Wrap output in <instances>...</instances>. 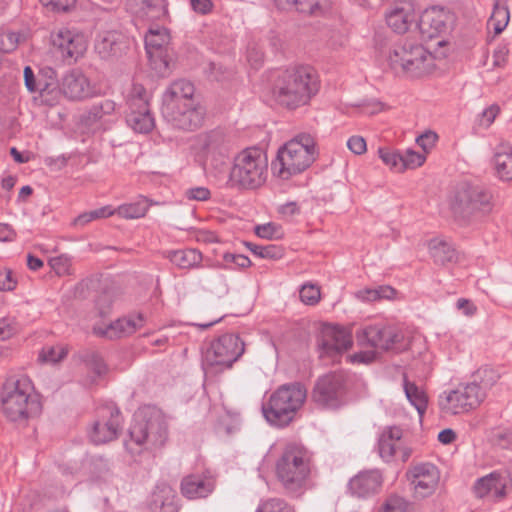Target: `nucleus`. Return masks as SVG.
<instances>
[{"instance_id": "obj_1", "label": "nucleus", "mask_w": 512, "mask_h": 512, "mask_svg": "<svg viewBox=\"0 0 512 512\" xmlns=\"http://www.w3.org/2000/svg\"><path fill=\"white\" fill-rule=\"evenodd\" d=\"M319 89L320 80L316 70L309 65H296L275 73L271 96L281 107L296 110L308 105Z\"/></svg>"}, {"instance_id": "obj_2", "label": "nucleus", "mask_w": 512, "mask_h": 512, "mask_svg": "<svg viewBox=\"0 0 512 512\" xmlns=\"http://www.w3.org/2000/svg\"><path fill=\"white\" fill-rule=\"evenodd\" d=\"M311 471L312 454L297 444H288L275 465L277 480L291 498H298L309 489Z\"/></svg>"}, {"instance_id": "obj_3", "label": "nucleus", "mask_w": 512, "mask_h": 512, "mask_svg": "<svg viewBox=\"0 0 512 512\" xmlns=\"http://www.w3.org/2000/svg\"><path fill=\"white\" fill-rule=\"evenodd\" d=\"M2 409L11 421H24L40 414L42 404L30 378L26 375L7 377L1 391Z\"/></svg>"}, {"instance_id": "obj_4", "label": "nucleus", "mask_w": 512, "mask_h": 512, "mask_svg": "<svg viewBox=\"0 0 512 512\" xmlns=\"http://www.w3.org/2000/svg\"><path fill=\"white\" fill-rule=\"evenodd\" d=\"M268 157L258 147H248L237 153L229 169L226 188L254 191L268 179Z\"/></svg>"}, {"instance_id": "obj_5", "label": "nucleus", "mask_w": 512, "mask_h": 512, "mask_svg": "<svg viewBox=\"0 0 512 512\" xmlns=\"http://www.w3.org/2000/svg\"><path fill=\"white\" fill-rule=\"evenodd\" d=\"M317 156L315 139L310 134H298L278 149L276 159L272 161L273 173L288 180L307 170Z\"/></svg>"}, {"instance_id": "obj_6", "label": "nucleus", "mask_w": 512, "mask_h": 512, "mask_svg": "<svg viewBox=\"0 0 512 512\" xmlns=\"http://www.w3.org/2000/svg\"><path fill=\"white\" fill-rule=\"evenodd\" d=\"M130 441L125 443L132 451V444L140 450L155 451L168 439V425L163 413L154 407H144L135 412L129 428Z\"/></svg>"}, {"instance_id": "obj_7", "label": "nucleus", "mask_w": 512, "mask_h": 512, "mask_svg": "<svg viewBox=\"0 0 512 512\" xmlns=\"http://www.w3.org/2000/svg\"><path fill=\"white\" fill-rule=\"evenodd\" d=\"M387 60L394 74L410 78L423 77L434 67L433 55L423 45L409 39L394 44Z\"/></svg>"}, {"instance_id": "obj_8", "label": "nucleus", "mask_w": 512, "mask_h": 512, "mask_svg": "<svg viewBox=\"0 0 512 512\" xmlns=\"http://www.w3.org/2000/svg\"><path fill=\"white\" fill-rule=\"evenodd\" d=\"M306 396V390L301 384H284L262 405L263 416L270 425L285 427L293 421Z\"/></svg>"}, {"instance_id": "obj_9", "label": "nucleus", "mask_w": 512, "mask_h": 512, "mask_svg": "<svg viewBox=\"0 0 512 512\" xmlns=\"http://www.w3.org/2000/svg\"><path fill=\"white\" fill-rule=\"evenodd\" d=\"M491 200V193L483 186L463 182L455 191L451 209L458 222L468 224L491 211Z\"/></svg>"}, {"instance_id": "obj_10", "label": "nucleus", "mask_w": 512, "mask_h": 512, "mask_svg": "<svg viewBox=\"0 0 512 512\" xmlns=\"http://www.w3.org/2000/svg\"><path fill=\"white\" fill-rule=\"evenodd\" d=\"M489 384L473 382L459 386L455 390L444 392L439 397V406L442 411L451 414L468 412L480 405L486 397Z\"/></svg>"}, {"instance_id": "obj_11", "label": "nucleus", "mask_w": 512, "mask_h": 512, "mask_svg": "<svg viewBox=\"0 0 512 512\" xmlns=\"http://www.w3.org/2000/svg\"><path fill=\"white\" fill-rule=\"evenodd\" d=\"M244 353V343L233 333H226L213 340L204 353V364L218 367L220 370L230 368Z\"/></svg>"}, {"instance_id": "obj_12", "label": "nucleus", "mask_w": 512, "mask_h": 512, "mask_svg": "<svg viewBox=\"0 0 512 512\" xmlns=\"http://www.w3.org/2000/svg\"><path fill=\"white\" fill-rule=\"evenodd\" d=\"M356 339L359 345L380 351L393 349L402 342L404 335L396 325L386 322L368 324L358 329Z\"/></svg>"}, {"instance_id": "obj_13", "label": "nucleus", "mask_w": 512, "mask_h": 512, "mask_svg": "<svg viewBox=\"0 0 512 512\" xmlns=\"http://www.w3.org/2000/svg\"><path fill=\"white\" fill-rule=\"evenodd\" d=\"M347 389V375L332 372L318 379L313 390V400L327 408H337L342 403Z\"/></svg>"}, {"instance_id": "obj_14", "label": "nucleus", "mask_w": 512, "mask_h": 512, "mask_svg": "<svg viewBox=\"0 0 512 512\" xmlns=\"http://www.w3.org/2000/svg\"><path fill=\"white\" fill-rule=\"evenodd\" d=\"M122 426V416L118 407L108 404L98 410V419L89 433L95 444H104L116 439Z\"/></svg>"}, {"instance_id": "obj_15", "label": "nucleus", "mask_w": 512, "mask_h": 512, "mask_svg": "<svg viewBox=\"0 0 512 512\" xmlns=\"http://www.w3.org/2000/svg\"><path fill=\"white\" fill-rule=\"evenodd\" d=\"M164 119L174 128L193 131L204 121L205 109L198 102H187L183 105L161 108Z\"/></svg>"}, {"instance_id": "obj_16", "label": "nucleus", "mask_w": 512, "mask_h": 512, "mask_svg": "<svg viewBox=\"0 0 512 512\" xmlns=\"http://www.w3.org/2000/svg\"><path fill=\"white\" fill-rule=\"evenodd\" d=\"M352 335L349 330L338 325H324L318 346L320 356L337 357L352 346Z\"/></svg>"}, {"instance_id": "obj_17", "label": "nucleus", "mask_w": 512, "mask_h": 512, "mask_svg": "<svg viewBox=\"0 0 512 512\" xmlns=\"http://www.w3.org/2000/svg\"><path fill=\"white\" fill-rule=\"evenodd\" d=\"M131 42V38L121 31H103L95 38L94 50L101 59L114 60L127 53Z\"/></svg>"}, {"instance_id": "obj_18", "label": "nucleus", "mask_w": 512, "mask_h": 512, "mask_svg": "<svg viewBox=\"0 0 512 512\" xmlns=\"http://www.w3.org/2000/svg\"><path fill=\"white\" fill-rule=\"evenodd\" d=\"M194 149L205 159L216 156L228 157L231 142L224 130L217 128L198 134L195 137Z\"/></svg>"}, {"instance_id": "obj_19", "label": "nucleus", "mask_w": 512, "mask_h": 512, "mask_svg": "<svg viewBox=\"0 0 512 512\" xmlns=\"http://www.w3.org/2000/svg\"><path fill=\"white\" fill-rule=\"evenodd\" d=\"M417 497L431 495L439 482V471L431 463H419L412 466L406 473Z\"/></svg>"}, {"instance_id": "obj_20", "label": "nucleus", "mask_w": 512, "mask_h": 512, "mask_svg": "<svg viewBox=\"0 0 512 512\" xmlns=\"http://www.w3.org/2000/svg\"><path fill=\"white\" fill-rule=\"evenodd\" d=\"M53 46L65 60L76 62L87 49V41L83 34L61 28L52 35Z\"/></svg>"}, {"instance_id": "obj_21", "label": "nucleus", "mask_w": 512, "mask_h": 512, "mask_svg": "<svg viewBox=\"0 0 512 512\" xmlns=\"http://www.w3.org/2000/svg\"><path fill=\"white\" fill-rule=\"evenodd\" d=\"M403 431L398 426L386 427L378 438V453L385 462H391L399 453L403 462L411 456V450L403 446Z\"/></svg>"}, {"instance_id": "obj_22", "label": "nucleus", "mask_w": 512, "mask_h": 512, "mask_svg": "<svg viewBox=\"0 0 512 512\" xmlns=\"http://www.w3.org/2000/svg\"><path fill=\"white\" fill-rule=\"evenodd\" d=\"M215 478L209 473H195L185 476L181 481V493L190 500L206 498L214 491Z\"/></svg>"}, {"instance_id": "obj_23", "label": "nucleus", "mask_w": 512, "mask_h": 512, "mask_svg": "<svg viewBox=\"0 0 512 512\" xmlns=\"http://www.w3.org/2000/svg\"><path fill=\"white\" fill-rule=\"evenodd\" d=\"M383 477L378 469L361 471L350 479L349 491L358 498H367L379 492Z\"/></svg>"}, {"instance_id": "obj_24", "label": "nucleus", "mask_w": 512, "mask_h": 512, "mask_svg": "<svg viewBox=\"0 0 512 512\" xmlns=\"http://www.w3.org/2000/svg\"><path fill=\"white\" fill-rule=\"evenodd\" d=\"M474 492L479 498H483L489 494L497 498L504 497L509 493L505 470L494 471L479 478L474 484Z\"/></svg>"}, {"instance_id": "obj_25", "label": "nucleus", "mask_w": 512, "mask_h": 512, "mask_svg": "<svg viewBox=\"0 0 512 512\" xmlns=\"http://www.w3.org/2000/svg\"><path fill=\"white\" fill-rule=\"evenodd\" d=\"M61 86L63 95L70 100H82L91 95L90 82L80 71L67 73Z\"/></svg>"}, {"instance_id": "obj_26", "label": "nucleus", "mask_w": 512, "mask_h": 512, "mask_svg": "<svg viewBox=\"0 0 512 512\" xmlns=\"http://www.w3.org/2000/svg\"><path fill=\"white\" fill-rule=\"evenodd\" d=\"M194 92L195 88L191 82L184 79L176 80L164 92L162 108L196 102L193 98Z\"/></svg>"}, {"instance_id": "obj_27", "label": "nucleus", "mask_w": 512, "mask_h": 512, "mask_svg": "<svg viewBox=\"0 0 512 512\" xmlns=\"http://www.w3.org/2000/svg\"><path fill=\"white\" fill-rule=\"evenodd\" d=\"M417 16L411 2H402L386 14V22L397 33L406 32Z\"/></svg>"}, {"instance_id": "obj_28", "label": "nucleus", "mask_w": 512, "mask_h": 512, "mask_svg": "<svg viewBox=\"0 0 512 512\" xmlns=\"http://www.w3.org/2000/svg\"><path fill=\"white\" fill-rule=\"evenodd\" d=\"M151 512H178L175 490L167 483H158L152 493Z\"/></svg>"}, {"instance_id": "obj_29", "label": "nucleus", "mask_w": 512, "mask_h": 512, "mask_svg": "<svg viewBox=\"0 0 512 512\" xmlns=\"http://www.w3.org/2000/svg\"><path fill=\"white\" fill-rule=\"evenodd\" d=\"M417 26L423 37L432 39L438 36L446 26V17L442 9H426L419 18Z\"/></svg>"}, {"instance_id": "obj_30", "label": "nucleus", "mask_w": 512, "mask_h": 512, "mask_svg": "<svg viewBox=\"0 0 512 512\" xmlns=\"http://www.w3.org/2000/svg\"><path fill=\"white\" fill-rule=\"evenodd\" d=\"M127 125L136 133L147 134L155 127V119L150 112L149 105L142 102V106L128 109L126 114Z\"/></svg>"}, {"instance_id": "obj_31", "label": "nucleus", "mask_w": 512, "mask_h": 512, "mask_svg": "<svg viewBox=\"0 0 512 512\" xmlns=\"http://www.w3.org/2000/svg\"><path fill=\"white\" fill-rule=\"evenodd\" d=\"M116 113V103L111 99H102L94 102L82 115L81 121L91 126L100 122H107Z\"/></svg>"}, {"instance_id": "obj_32", "label": "nucleus", "mask_w": 512, "mask_h": 512, "mask_svg": "<svg viewBox=\"0 0 512 512\" xmlns=\"http://www.w3.org/2000/svg\"><path fill=\"white\" fill-rule=\"evenodd\" d=\"M145 318L142 313L118 319L111 323L107 329L110 338L129 336L144 325Z\"/></svg>"}, {"instance_id": "obj_33", "label": "nucleus", "mask_w": 512, "mask_h": 512, "mask_svg": "<svg viewBox=\"0 0 512 512\" xmlns=\"http://www.w3.org/2000/svg\"><path fill=\"white\" fill-rule=\"evenodd\" d=\"M280 9L295 8L300 13L319 15L330 6V0H274Z\"/></svg>"}, {"instance_id": "obj_34", "label": "nucleus", "mask_w": 512, "mask_h": 512, "mask_svg": "<svg viewBox=\"0 0 512 512\" xmlns=\"http://www.w3.org/2000/svg\"><path fill=\"white\" fill-rule=\"evenodd\" d=\"M493 162L500 179L512 180V145L508 143L499 144L495 149Z\"/></svg>"}, {"instance_id": "obj_35", "label": "nucleus", "mask_w": 512, "mask_h": 512, "mask_svg": "<svg viewBox=\"0 0 512 512\" xmlns=\"http://www.w3.org/2000/svg\"><path fill=\"white\" fill-rule=\"evenodd\" d=\"M166 257L180 269L199 267L203 259L202 253L192 248L167 251Z\"/></svg>"}, {"instance_id": "obj_36", "label": "nucleus", "mask_w": 512, "mask_h": 512, "mask_svg": "<svg viewBox=\"0 0 512 512\" xmlns=\"http://www.w3.org/2000/svg\"><path fill=\"white\" fill-rule=\"evenodd\" d=\"M403 389L409 403L415 407L420 417H422L428 406V397L423 389L414 382L408 380L407 376H403Z\"/></svg>"}, {"instance_id": "obj_37", "label": "nucleus", "mask_w": 512, "mask_h": 512, "mask_svg": "<svg viewBox=\"0 0 512 512\" xmlns=\"http://www.w3.org/2000/svg\"><path fill=\"white\" fill-rule=\"evenodd\" d=\"M429 251L436 264L444 265L456 259V250L445 240L432 239L429 242Z\"/></svg>"}, {"instance_id": "obj_38", "label": "nucleus", "mask_w": 512, "mask_h": 512, "mask_svg": "<svg viewBox=\"0 0 512 512\" xmlns=\"http://www.w3.org/2000/svg\"><path fill=\"white\" fill-rule=\"evenodd\" d=\"M153 202L149 201L144 196H139L137 201L132 203H125L117 207V215L124 219H138L144 217L150 205Z\"/></svg>"}, {"instance_id": "obj_39", "label": "nucleus", "mask_w": 512, "mask_h": 512, "mask_svg": "<svg viewBox=\"0 0 512 512\" xmlns=\"http://www.w3.org/2000/svg\"><path fill=\"white\" fill-rule=\"evenodd\" d=\"M49 79L40 81L39 89H37V92H39L41 98L48 104V105H54L57 103L60 99V96L62 93V87L59 88L57 80H56V73L54 70L49 69Z\"/></svg>"}, {"instance_id": "obj_40", "label": "nucleus", "mask_w": 512, "mask_h": 512, "mask_svg": "<svg viewBox=\"0 0 512 512\" xmlns=\"http://www.w3.org/2000/svg\"><path fill=\"white\" fill-rule=\"evenodd\" d=\"M169 42V34L164 28L150 29L145 36V49L147 55H155V52L164 51Z\"/></svg>"}, {"instance_id": "obj_41", "label": "nucleus", "mask_w": 512, "mask_h": 512, "mask_svg": "<svg viewBox=\"0 0 512 512\" xmlns=\"http://www.w3.org/2000/svg\"><path fill=\"white\" fill-rule=\"evenodd\" d=\"M510 12L506 4L496 0L489 24L493 27L495 34H500L508 25Z\"/></svg>"}, {"instance_id": "obj_42", "label": "nucleus", "mask_w": 512, "mask_h": 512, "mask_svg": "<svg viewBox=\"0 0 512 512\" xmlns=\"http://www.w3.org/2000/svg\"><path fill=\"white\" fill-rule=\"evenodd\" d=\"M227 158L228 157L216 156L205 159L209 164V175L224 187H226V180L228 178Z\"/></svg>"}, {"instance_id": "obj_43", "label": "nucleus", "mask_w": 512, "mask_h": 512, "mask_svg": "<svg viewBox=\"0 0 512 512\" xmlns=\"http://www.w3.org/2000/svg\"><path fill=\"white\" fill-rule=\"evenodd\" d=\"M255 512H296L294 506L285 499L269 497L260 500Z\"/></svg>"}, {"instance_id": "obj_44", "label": "nucleus", "mask_w": 512, "mask_h": 512, "mask_svg": "<svg viewBox=\"0 0 512 512\" xmlns=\"http://www.w3.org/2000/svg\"><path fill=\"white\" fill-rule=\"evenodd\" d=\"M149 105V94L142 84L134 83L127 97L128 109H135L138 106Z\"/></svg>"}, {"instance_id": "obj_45", "label": "nucleus", "mask_w": 512, "mask_h": 512, "mask_svg": "<svg viewBox=\"0 0 512 512\" xmlns=\"http://www.w3.org/2000/svg\"><path fill=\"white\" fill-rule=\"evenodd\" d=\"M246 246L254 255L260 258L280 259L283 255V250L276 245H256L247 242Z\"/></svg>"}, {"instance_id": "obj_46", "label": "nucleus", "mask_w": 512, "mask_h": 512, "mask_svg": "<svg viewBox=\"0 0 512 512\" xmlns=\"http://www.w3.org/2000/svg\"><path fill=\"white\" fill-rule=\"evenodd\" d=\"M142 9L151 19H161L168 13L166 0H142Z\"/></svg>"}, {"instance_id": "obj_47", "label": "nucleus", "mask_w": 512, "mask_h": 512, "mask_svg": "<svg viewBox=\"0 0 512 512\" xmlns=\"http://www.w3.org/2000/svg\"><path fill=\"white\" fill-rule=\"evenodd\" d=\"M67 349L64 346H47L39 354V360L44 363L55 364L67 356Z\"/></svg>"}, {"instance_id": "obj_48", "label": "nucleus", "mask_w": 512, "mask_h": 512, "mask_svg": "<svg viewBox=\"0 0 512 512\" xmlns=\"http://www.w3.org/2000/svg\"><path fill=\"white\" fill-rule=\"evenodd\" d=\"M299 296L304 304L314 306L320 301V288L315 284L305 283L299 290Z\"/></svg>"}, {"instance_id": "obj_49", "label": "nucleus", "mask_w": 512, "mask_h": 512, "mask_svg": "<svg viewBox=\"0 0 512 512\" xmlns=\"http://www.w3.org/2000/svg\"><path fill=\"white\" fill-rule=\"evenodd\" d=\"M150 66L160 76H165L169 69V61L167 59L166 50L155 52V55H147Z\"/></svg>"}, {"instance_id": "obj_50", "label": "nucleus", "mask_w": 512, "mask_h": 512, "mask_svg": "<svg viewBox=\"0 0 512 512\" xmlns=\"http://www.w3.org/2000/svg\"><path fill=\"white\" fill-rule=\"evenodd\" d=\"M402 171L405 169H414L421 166L425 162V156L421 153L408 149L401 154Z\"/></svg>"}, {"instance_id": "obj_51", "label": "nucleus", "mask_w": 512, "mask_h": 512, "mask_svg": "<svg viewBox=\"0 0 512 512\" xmlns=\"http://www.w3.org/2000/svg\"><path fill=\"white\" fill-rule=\"evenodd\" d=\"M85 364L89 370L94 372L96 377H100L107 372L106 363L104 362L103 358L95 352L87 355Z\"/></svg>"}, {"instance_id": "obj_52", "label": "nucleus", "mask_w": 512, "mask_h": 512, "mask_svg": "<svg viewBox=\"0 0 512 512\" xmlns=\"http://www.w3.org/2000/svg\"><path fill=\"white\" fill-rule=\"evenodd\" d=\"M19 43V35L11 31H0V52L10 53Z\"/></svg>"}, {"instance_id": "obj_53", "label": "nucleus", "mask_w": 512, "mask_h": 512, "mask_svg": "<svg viewBox=\"0 0 512 512\" xmlns=\"http://www.w3.org/2000/svg\"><path fill=\"white\" fill-rule=\"evenodd\" d=\"M51 269L59 276L69 275L71 270V260L66 255L53 257L49 260Z\"/></svg>"}, {"instance_id": "obj_54", "label": "nucleus", "mask_w": 512, "mask_h": 512, "mask_svg": "<svg viewBox=\"0 0 512 512\" xmlns=\"http://www.w3.org/2000/svg\"><path fill=\"white\" fill-rule=\"evenodd\" d=\"M19 330L18 323L13 317L0 318V341H5Z\"/></svg>"}, {"instance_id": "obj_55", "label": "nucleus", "mask_w": 512, "mask_h": 512, "mask_svg": "<svg viewBox=\"0 0 512 512\" xmlns=\"http://www.w3.org/2000/svg\"><path fill=\"white\" fill-rule=\"evenodd\" d=\"M378 153L379 157L386 165L390 166L398 172L402 171L401 154L383 148H380Z\"/></svg>"}, {"instance_id": "obj_56", "label": "nucleus", "mask_w": 512, "mask_h": 512, "mask_svg": "<svg viewBox=\"0 0 512 512\" xmlns=\"http://www.w3.org/2000/svg\"><path fill=\"white\" fill-rule=\"evenodd\" d=\"M408 503L399 496H391L386 500L381 512H407Z\"/></svg>"}, {"instance_id": "obj_57", "label": "nucleus", "mask_w": 512, "mask_h": 512, "mask_svg": "<svg viewBox=\"0 0 512 512\" xmlns=\"http://www.w3.org/2000/svg\"><path fill=\"white\" fill-rule=\"evenodd\" d=\"M278 214L284 219H291L300 214V206L295 201H289L277 207Z\"/></svg>"}, {"instance_id": "obj_58", "label": "nucleus", "mask_w": 512, "mask_h": 512, "mask_svg": "<svg viewBox=\"0 0 512 512\" xmlns=\"http://www.w3.org/2000/svg\"><path fill=\"white\" fill-rule=\"evenodd\" d=\"M499 111H500L499 107L495 104L484 109L482 111V113L479 115V119H478L479 124L483 127H489L495 120Z\"/></svg>"}, {"instance_id": "obj_59", "label": "nucleus", "mask_w": 512, "mask_h": 512, "mask_svg": "<svg viewBox=\"0 0 512 512\" xmlns=\"http://www.w3.org/2000/svg\"><path fill=\"white\" fill-rule=\"evenodd\" d=\"M43 79L36 78L33 69L30 66L24 68V83L27 90L31 93L37 92L39 89L40 81Z\"/></svg>"}, {"instance_id": "obj_60", "label": "nucleus", "mask_w": 512, "mask_h": 512, "mask_svg": "<svg viewBox=\"0 0 512 512\" xmlns=\"http://www.w3.org/2000/svg\"><path fill=\"white\" fill-rule=\"evenodd\" d=\"M347 147L349 150L356 154L361 155L367 150L366 141L361 136H351L347 141Z\"/></svg>"}, {"instance_id": "obj_61", "label": "nucleus", "mask_w": 512, "mask_h": 512, "mask_svg": "<svg viewBox=\"0 0 512 512\" xmlns=\"http://www.w3.org/2000/svg\"><path fill=\"white\" fill-rule=\"evenodd\" d=\"M255 233L261 238L271 239L278 233V226L272 222L257 225L255 227Z\"/></svg>"}, {"instance_id": "obj_62", "label": "nucleus", "mask_w": 512, "mask_h": 512, "mask_svg": "<svg viewBox=\"0 0 512 512\" xmlns=\"http://www.w3.org/2000/svg\"><path fill=\"white\" fill-rule=\"evenodd\" d=\"M16 280L13 279L10 270H0V291H12L16 287Z\"/></svg>"}, {"instance_id": "obj_63", "label": "nucleus", "mask_w": 512, "mask_h": 512, "mask_svg": "<svg viewBox=\"0 0 512 512\" xmlns=\"http://www.w3.org/2000/svg\"><path fill=\"white\" fill-rule=\"evenodd\" d=\"M508 48L506 45H499L493 52V67H504L508 58Z\"/></svg>"}, {"instance_id": "obj_64", "label": "nucleus", "mask_w": 512, "mask_h": 512, "mask_svg": "<svg viewBox=\"0 0 512 512\" xmlns=\"http://www.w3.org/2000/svg\"><path fill=\"white\" fill-rule=\"evenodd\" d=\"M210 191L206 187H194L190 188L186 192V196L191 200L206 201L210 198Z\"/></svg>"}]
</instances>
